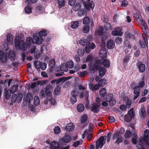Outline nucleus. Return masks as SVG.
Segmentation results:
<instances>
[{"label": "nucleus", "instance_id": "1", "mask_svg": "<svg viewBox=\"0 0 149 149\" xmlns=\"http://www.w3.org/2000/svg\"><path fill=\"white\" fill-rule=\"evenodd\" d=\"M15 45L17 48L22 50H25L27 47H29L31 45V41L26 42V44L22 40L17 39L16 37L15 39Z\"/></svg>", "mask_w": 149, "mask_h": 149}, {"label": "nucleus", "instance_id": "2", "mask_svg": "<svg viewBox=\"0 0 149 149\" xmlns=\"http://www.w3.org/2000/svg\"><path fill=\"white\" fill-rule=\"evenodd\" d=\"M52 89V86H51L47 85L45 88V91L43 90L40 91L39 96L42 98L46 97L47 100H51L52 98V94L50 91Z\"/></svg>", "mask_w": 149, "mask_h": 149}, {"label": "nucleus", "instance_id": "3", "mask_svg": "<svg viewBox=\"0 0 149 149\" xmlns=\"http://www.w3.org/2000/svg\"><path fill=\"white\" fill-rule=\"evenodd\" d=\"M145 83L144 81L140 82L137 86L134 88V100L137 99L139 95L140 88H143L144 86Z\"/></svg>", "mask_w": 149, "mask_h": 149}, {"label": "nucleus", "instance_id": "4", "mask_svg": "<svg viewBox=\"0 0 149 149\" xmlns=\"http://www.w3.org/2000/svg\"><path fill=\"white\" fill-rule=\"evenodd\" d=\"M106 138V136H101L99 140L96 142V147L98 148L100 147L101 148L105 143Z\"/></svg>", "mask_w": 149, "mask_h": 149}, {"label": "nucleus", "instance_id": "5", "mask_svg": "<svg viewBox=\"0 0 149 149\" xmlns=\"http://www.w3.org/2000/svg\"><path fill=\"white\" fill-rule=\"evenodd\" d=\"M122 29L120 27L116 28L111 33V34L113 36H121L123 35V33L121 32Z\"/></svg>", "mask_w": 149, "mask_h": 149}, {"label": "nucleus", "instance_id": "6", "mask_svg": "<svg viewBox=\"0 0 149 149\" xmlns=\"http://www.w3.org/2000/svg\"><path fill=\"white\" fill-rule=\"evenodd\" d=\"M136 65L137 66L140 72L143 73L145 71L146 66L144 64L142 63L141 62H139L136 63Z\"/></svg>", "mask_w": 149, "mask_h": 149}, {"label": "nucleus", "instance_id": "7", "mask_svg": "<svg viewBox=\"0 0 149 149\" xmlns=\"http://www.w3.org/2000/svg\"><path fill=\"white\" fill-rule=\"evenodd\" d=\"M77 93V90H74L72 91L71 93V97L70 99V101L72 103L74 104L76 102V96Z\"/></svg>", "mask_w": 149, "mask_h": 149}, {"label": "nucleus", "instance_id": "8", "mask_svg": "<svg viewBox=\"0 0 149 149\" xmlns=\"http://www.w3.org/2000/svg\"><path fill=\"white\" fill-rule=\"evenodd\" d=\"M95 47V45L93 42L90 43L89 42L87 43L85 48V50L87 53H89L90 49H93Z\"/></svg>", "mask_w": 149, "mask_h": 149}, {"label": "nucleus", "instance_id": "9", "mask_svg": "<svg viewBox=\"0 0 149 149\" xmlns=\"http://www.w3.org/2000/svg\"><path fill=\"white\" fill-rule=\"evenodd\" d=\"M43 40V39L41 38H39L38 36H35L33 37L32 40V42L33 43H36L37 44H41Z\"/></svg>", "mask_w": 149, "mask_h": 149}, {"label": "nucleus", "instance_id": "10", "mask_svg": "<svg viewBox=\"0 0 149 149\" xmlns=\"http://www.w3.org/2000/svg\"><path fill=\"white\" fill-rule=\"evenodd\" d=\"M0 59L3 63H5L7 62V56L2 51H0Z\"/></svg>", "mask_w": 149, "mask_h": 149}, {"label": "nucleus", "instance_id": "11", "mask_svg": "<svg viewBox=\"0 0 149 149\" xmlns=\"http://www.w3.org/2000/svg\"><path fill=\"white\" fill-rule=\"evenodd\" d=\"M107 50L104 48H102L99 52V56L102 58H104L107 56Z\"/></svg>", "mask_w": 149, "mask_h": 149}, {"label": "nucleus", "instance_id": "12", "mask_svg": "<svg viewBox=\"0 0 149 149\" xmlns=\"http://www.w3.org/2000/svg\"><path fill=\"white\" fill-rule=\"evenodd\" d=\"M101 105L100 103L98 104H93L91 108V111H93L95 113H97L99 111L98 107Z\"/></svg>", "mask_w": 149, "mask_h": 149}, {"label": "nucleus", "instance_id": "13", "mask_svg": "<svg viewBox=\"0 0 149 149\" xmlns=\"http://www.w3.org/2000/svg\"><path fill=\"white\" fill-rule=\"evenodd\" d=\"M91 0H87L88 2L87 5H85L84 6L88 10H89L90 8L92 9L94 7V3L92 1H90Z\"/></svg>", "mask_w": 149, "mask_h": 149}, {"label": "nucleus", "instance_id": "14", "mask_svg": "<svg viewBox=\"0 0 149 149\" xmlns=\"http://www.w3.org/2000/svg\"><path fill=\"white\" fill-rule=\"evenodd\" d=\"M139 142L138 143L139 144V146H142L145 143L146 144H147V139H144L143 137H140L139 140Z\"/></svg>", "mask_w": 149, "mask_h": 149}, {"label": "nucleus", "instance_id": "15", "mask_svg": "<svg viewBox=\"0 0 149 149\" xmlns=\"http://www.w3.org/2000/svg\"><path fill=\"white\" fill-rule=\"evenodd\" d=\"M114 45V42L112 40H110L108 41L107 44V47L109 49H111L113 48Z\"/></svg>", "mask_w": 149, "mask_h": 149}, {"label": "nucleus", "instance_id": "16", "mask_svg": "<svg viewBox=\"0 0 149 149\" xmlns=\"http://www.w3.org/2000/svg\"><path fill=\"white\" fill-rule=\"evenodd\" d=\"M89 86L90 89L92 91L97 90L98 89L100 86L99 84H96L95 85L91 84H89Z\"/></svg>", "mask_w": 149, "mask_h": 149}, {"label": "nucleus", "instance_id": "17", "mask_svg": "<svg viewBox=\"0 0 149 149\" xmlns=\"http://www.w3.org/2000/svg\"><path fill=\"white\" fill-rule=\"evenodd\" d=\"M58 143L56 142L53 141L51 143V146L52 148L53 149H61V148H60L58 146Z\"/></svg>", "mask_w": 149, "mask_h": 149}, {"label": "nucleus", "instance_id": "18", "mask_svg": "<svg viewBox=\"0 0 149 149\" xmlns=\"http://www.w3.org/2000/svg\"><path fill=\"white\" fill-rule=\"evenodd\" d=\"M71 138L69 135H65L62 139V141L65 143H67L69 142L71 140Z\"/></svg>", "mask_w": 149, "mask_h": 149}, {"label": "nucleus", "instance_id": "19", "mask_svg": "<svg viewBox=\"0 0 149 149\" xmlns=\"http://www.w3.org/2000/svg\"><path fill=\"white\" fill-rule=\"evenodd\" d=\"M8 56L9 59L11 61H14L15 58V53L13 51H10L8 53Z\"/></svg>", "mask_w": 149, "mask_h": 149}, {"label": "nucleus", "instance_id": "20", "mask_svg": "<svg viewBox=\"0 0 149 149\" xmlns=\"http://www.w3.org/2000/svg\"><path fill=\"white\" fill-rule=\"evenodd\" d=\"M11 93L10 90H7V88H5L4 90V94L5 95V98L6 99L9 98L11 95Z\"/></svg>", "mask_w": 149, "mask_h": 149}, {"label": "nucleus", "instance_id": "21", "mask_svg": "<svg viewBox=\"0 0 149 149\" xmlns=\"http://www.w3.org/2000/svg\"><path fill=\"white\" fill-rule=\"evenodd\" d=\"M84 106L82 104H80L77 105V109L78 112H81L84 111Z\"/></svg>", "mask_w": 149, "mask_h": 149}, {"label": "nucleus", "instance_id": "22", "mask_svg": "<svg viewBox=\"0 0 149 149\" xmlns=\"http://www.w3.org/2000/svg\"><path fill=\"white\" fill-rule=\"evenodd\" d=\"M100 95L102 97H104L107 91L105 88H103L100 89L99 92Z\"/></svg>", "mask_w": 149, "mask_h": 149}, {"label": "nucleus", "instance_id": "23", "mask_svg": "<svg viewBox=\"0 0 149 149\" xmlns=\"http://www.w3.org/2000/svg\"><path fill=\"white\" fill-rule=\"evenodd\" d=\"M74 128V125L72 123H69L66 126L65 129L67 131H70L72 130Z\"/></svg>", "mask_w": 149, "mask_h": 149}, {"label": "nucleus", "instance_id": "24", "mask_svg": "<svg viewBox=\"0 0 149 149\" xmlns=\"http://www.w3.org/2000/svg\"><path fill=\"white\" fill-rule=\"evenodd\" d=\"M60 69L61 71L65 72L67 71L68 70V67L65 63L62 64L60 67Z\"/></svg>", "mask_w": 149, "mask_h": 149}, {"label": "nucleus", "instance_id": "25", "mask_svg": "<svg viewBox=\"0 0 149 149\" xmlns=\"http://www.w3.org/2000/svg\"><path fill=\"white\" fill-rule=\"evenodd\" d=\"M101 63V62L100 60H97L94 65L95 69L96 70L99 69L100 67Z\"/></svg>", "mask_w": 149, "mask_h": 149}, {"label": "nucleus", "instance_id": "26", "mask_svg": "<svg viewBox=\"0 0 149 149\" xmlns=\"http://www.w3.org/2000/svg\"><path fill=\"white\" fill-rule=\"evenodd\" d=\"M110 61L107 59H105L103 61V65L106 68L109 67L110 65Z\"/></svg>", "mask_w": 149, "mask_h": 149}, {"label": "nucleus", "instance_id": "27", "mask_svg": "<svg viewBox=\"0 0 149 149\" xmlns=\"http://www.w3.org/2000/svg\"><path fill=\"white\" fill-rule=\"evenodd\" d=\"M88 118V115L87 114H84L81 116V118L80 122L81 123H83L87 121Z\"/></svg>", "mask_w": 149, "mask_h": 149}, {"label": "nucleus", "instance_id": "28", "mask_svg": "<svg viewBox=\"0 0 149 149\" xmlns=\"http://www.w3.org/2000/svg\"><path fill=\"white\" fill-rule=\"evenodd\" d=\"M140 112L141 114V116L143 118L145 117L146 113L144 109V107L143 106H141V108L140 109Z\"/></svg>", "mask_w": 149, "mask_h": 149}, {"label": "nucleus", "instance_id": "29", "mask_svg": "<svg viewBox=\"0 0 149 149\" xmlns=\"http://www.w3.org/2000/svg\"><path fill=\"white\" fill-rule=\"evenodd\" d=\"M40 103V100L38 96H36L34 98V104L36 106H38Z\"/></svg>", "mask_w": 149, "mask_h": 149}, {"label": "nucleus", "instance_id": "30", "mask_svg": "<svg viewBox=\"0 0 149 149\" xmlns=\"http://www.w3.org/2000/svg\"><path fill=\"white\" fill-rule=\"evenodd\" d=\"M32 100V97L31 93H28L26 95V102L29 103H30Z\"/></svg>", "mask_w": 149, "mask_h": 149}, {"label": "nucleus", "instance_id": "31", "mask_svg": "<svg viewBox=\"0 0 149 149\" xmlns=\"http://www.w3.org/2000/svg\"><path fill=\"white\" fill-rule=\"evenodd\" d=\"M79 25V22L75 21L71 23V27L72 29H76L78 27Z\"/></svg>", "mask_w": 149, "mask_h": 149}, {"label": "nucleus", "instance_id": "32", "mask_svg": "<svg viewBox=\"0 0 149 149\" xmlns=\"http://www.w3.org/2000/svg\"><path fill=\"white\" fill-rule=\"evenodd\" d=\"M7 45H11L12 44V39L10 34H8L7 35Z\"/></svg>", "mask_w": 149, "mask_h": 149}, {"label": "nucleus", "instance_id": "33", "mask_svg": "<svg viewBox=\"0 0 149 149\" xmlns=\"http://www.w3.org/2000/svg\"><path fill=\"white\" fill-rule=\"evenodd\" d=\"M55 61L54 59H52L49 62V66L50 68H52L55 67Z\"/></svg>", "mask_w": 149, "mask_h": 149}, {"label": "nucleus", "instance_id": "34", "mask_svg": "<svg viewBox=\"0 0 149 149\" xmlns=\"http://www.w3.org/2000/svg\"><path fill=\"white\" fill-rule=\"evenodd\" d=\"M106 70L104 68H101L99 70V74L100 76L102 77L104 75L106 72Z\"/></svg>", "mask_w": 149, "mask_h": 149}, {"label": "nucleus", "instance_id": "35", "mask_svg": "<svg viewBox=\"0 0 149 149\" xmlns=\"http://www.w3.org/2000/svg\"><path fill=\"white\" fill-rule=\"evenodd\" d=\"M87 43L86 40L85 39L81 38L79 41V44L83 46L86 45Z\"/></svg>", "mask_w": 149, "mask_h": 149}, {"label": "nucleus", "instance_id": "36", "mask_svg": "<svg viewBox=\"0 0 149 149\" xmlns=\"http://www.w3.org/2000/svg\"><path fill=\"white\" fill-rule=\"evenodd\" d=\"M113 98V95L111 93H108L106 96L105 99L107 102H109Z\"/></svg>", "mask_w": 149, "mask_h": 149}, {"label": "nucleus", "instance_id": "37", "mask_svg": "<svg viewBox=\"0 0 149 149\" xmlns=\"http://www.w3.org/2000/svg\"><path fill=\"white\" fill-rule=\"evenodd\" d=\"M58 2L59 5L58 8H60L62 7L65 5V0H58Z\"/></svg>", "mask_w": 149, "mask_h": 149}, {"label": "nucleus", "instance_id": "38", "mask_svg": "<svg viewBox=\"0 0 149 149\" xmlns=\"http://www.w3.org/2000/svg\"><path fill=\"white\" fill-rule=\"evenodd\" d=\"M92 56L91 54H89L86 58V62H89V63L91 65H92Z\"/></svg>", "mask_w": 149, "mask_h": 149}, {"label": "nucleus", "instance_id": "39", "mask_svg": "<svg viewBox=\"0 0 149 149\" xmlns=\"http://www.w3.org/2000/svg\"><path fill=\"white\" fill-rule=\"evenodd\" d=\"M149 137V130L148 129L145 130L144 131V137L143 138L148 140V138Z\"/></svg>", "mask_w": 149, "mask_h": 149}, {"label": "nucleus", "instance_id": "40", "mask_svg": "<svg viewBox=\"0 0 149 149\" xmlns=\"http://www.w3.org/2000/svg\"><path fill=\"white\" fill-rule=\"evenodd\" d=\"M132 116L127 115L125 116L124 119L126 122H130L132 120Z\"/></svg>", "mask_w": 149, "mask_h": 149}, {"label": "nucleus", "instance_id": "41", "mask_svg": "<svg viewBox=\"0 0 149 149\" xmlns=\"http://www.w3.org/2000/svg\"><path fill=\"white\" fill-rule=\"evenodd\" d=\"M22 97L23 95L22 93H19L18 94L16 100V101L18 103H19L21 102Z\"/></svg>", "mask_w": 149, "mask_h": 149}, {"label": "nucleus", "instance_id": "42", "mask_svg": "<svg viewBox=\"0 0 149 149\" xmlns=\"http://www.w3.org/2000/svg\"><path fill=\"white\" fill-rule=\"evenodd\" d=\"M67 67H68V68H72L74 66V63L73 62L72 60H70L69 61H68L67 64H66Z\"/></svg>", "mask_w": 149, "mask_h": 149}, {"label": "nucleus", "instance_id": "43", "mask_svg": "<svg viewBox=\"0 0 149 149\" xmlns=\"http://www.w3.org/2000/svg\"><path fill=\"white\" fill-rule=\"evenodd\" d=\"M131 46L130 44H128L126 45L125 47V50L126 52H131L132 51L131 50Z\"/></svg>", "mask_w": 149, "mask_h": 149}, {"label": "nucleus", "instance_id": "44", "mask_svg": "<svg viewBox=\"0 0 149 149\" xmlns=\"http://www.w3.org/2000/svg\"><path fill=\"white\" fill-rule=\"evenodd\" d=\"M81 5L79 3H77L73 8V10L75 11H77L79 10L81 8Z\"/></svg>", "mask_w": 149, "mask_h": 149}, {"label": "nucleus", "instance_id": "45", "mask_svg": "<svg viewBox=\"0 0 149 149\" xmlns=\"http://www.w3.org/2000/svg\"><path fill=\"white\" fill-rule=\"evenodd\" d=\"M90 21L89 18L88 17H86L84 19L83 21V23L84 24H88Z\"/></svg>", "mask_w": 149, "mask_h": 149}, {"label": "nucleus", "instance_id": "46", "mask_svg": "<svg viewBox=\"0 0 149 149\" xmlns=\"http://www.w3.org/2000/svg\"><path fill=\"white\" fill-rule=\"evenodd\" d=\"M82 142V140L81 139L79 141H75L72 144L73 146L76 147L78 146L81 144Z\"/></svg>", "mask_w": 149, "mask_h": 149}, {"label": "nucleus", "instance_id": "47", "mask_svg": "<svg viewBox=\"0 0 149 149\" xmlns=\"http://www.w3.org/2000/svg\"><path fill=\"white\" fill-rule=\"evenodd\" d=\"M106 80L104 79L100 80L99 81V84L100 86H103L106 84Z\"/></svg>", "mask_w": 149, "mask_h": 149}, {"label": "nucleus", "instance_id": "48", "mask_svg": "<svg viewBox=\"0 0 149 149\" xmlns=\"http://www.w3.org/2000/svg\"><path fill=\"white\" fill-rule=\"evenodd\" d=\"M25 10V12L26 13L30 14L31 13V7L29 6L26 7Z\"/></svg>", "mask_w": 149, "mask_h": 149}, {"label": "nucleus", "instance_id": "49", "mask_svg": "<svg viewBox=\"0 0 149 149\" xmlns=\"http://www.w3.org/2000/svg\"><path fill=\"white\" fill-rule=\"evenodd\" d=\"M115 41L117 44H121L122 41V39L120 37H116Z\"/></svg>", "mask_w": 149, "mask_h": 149}, {"label": "nucleus", "instance_id": "50", "mask_svg": "<svg viewBox=\"0 0 149 149\" xmlns=\"http://www.w3.org/2000/svg\"><path fill=\"white\" fill-rule=\"evenodd\" d=\"M46 34V32L45 30H43L40 31L38 34L39 36L40 37L43 36H45Z\"/></svg>", "mask_w": 149, "mask_h": 149}, {"label": "nucleus", "instance_id": "51", "mask_svg": "<svg viewBox=\"0 0 149 149\" xmlns=\"http://www.w3.org/2000/svg\"><path fill=\"white\" fill-rule=\"evenodd\" d=\"M18 86L14 85L12 87L10 91L12 93H13L15 92L17 89Z\"/></svg>", "mask_w": 149, "mask_h": 149}, {"label": "nucleus", "instance_id": "52", "mask_svg": "<svg viewBox=\"0 0 149 149\" xmlns=\"http://www.w3.org/2000/svg\"><path fill=\"white\" fill-rule=\"evenodd\" d=\"M103 32V29L102 27H99V30L97 31V34L98 36H101Z\"/></svg>", "mask_w": 149, "mask_h": 149}, {"label": "nucleus", "instance_id": "53", "mask_svg": "<svg viewBox=\"0 0 149 149\" xmlns=\"http://www.w3.org/2000/svg\"><path fill=\"white\" fill-rule=\"evenodd\" d=\"M54 131L55 134H58L60 132V129L58 126L56 127L54 130Z\"/></svg>", "mask_w": 149, "mask_h": 149}, {"label": "nucleus", "instance_id": "54", "mask_svg": "<svg viewBox=\"0 0 149 149\" xmlns=\"http://www.w3.org/2000/svg\"><path fill=\"white\" fill-rule=\"evenodd\" d=\"M123 141V138L122 136H118L117 139L115 142V143L118 144Z\"/></svg>", "mask_w": 149, "mask_h": 149}, {"label": "nucleus", "instance_id": "55", "mask_svg": "<svg viewBox=\"0 0 149 149\" xmlns=\"http://www.w3.org/2000/svg\"><path fill=\"white\" fill-rule=\"evenodd\" d=\"M41 62L36 61L34 62L35 66L36 68L38 69L40 68Z\"/></svg>", "mask_w": 149, "mask_h": 149}, {"label": "nucleus", "instance_id": "56", "mask_svg": "<svg viewBox=\"0 0 149 149\" xmlns=\"http://www.w3.org/2000/svg\"><path fill=\"white\" fill-rule=\"evenodd\" d=\"M17 95L15 94H13L12 95V102L13 103H15L16 101Z\"/></svg>", "mask_w": 149, "mask_h": 149}, {"label": "nucleus", "instance_id": "57", "mask_svg": "<svg viewBox=\"0 0 149 149\" xmlns=\"http://www.w3.org/2000/svg\"><path fill=\"white\" fill-rule=\"evenodd\" d=\"M89 30V26H84L83 28V31L84 33H87Z\"/></svg>", "mask_w": 149, "mask_h": 149}, {"label": "nucleus", "instance_id": "58", "mask_svg": "<svg viewBox=\"0 0 149 149\" xmlns=\"http://www.w3.org/2000/svg\"><path fill=\"white\" fill-rule=\"evenodd\" d=\"M130 56L128 55L126 56L123 59V61L124 63H127L130 59Z\"/></svg>", "mask_w": 149, "mask_h": 149}, {"label": "nucleus", "instance_id": "59", "mask_svg": "<svg viewBox=\"0 0 149 149\" xmlns=\"http://www.w3.org/2000/svg\"><path fill=\"white\" fill-rule=\"evenodd\" d=\"M131 136V134L129 130H127L125 134V138H130Z\"/></svg>", "mask_w": 149, "mask_h": 149}, {"label": "nucleus", "instance_id": "60", "mask_svg": "<svg viewBox=\"0 0 149 149\" xmlns=\"http://www.w3.org/2000/svg\"><path fill=\"white\" fill-rule=\"evenodd\" d=\"M40 66V68H41L42 70H45L47 68V65L45 63H41V64Z\"/></svg>", "mask_w": 149, "mask_h": 149}, {"label": "nucleus", "instance_id": "61", "mask_svg": "<svg viewBox=\"0 0 149 149\" xmlns=\"http://www.w3.org/2000/svg\"><path fill=\"white\" fill-rule=\"evenodd\" d=\"M85 13V12L84 10H79L78 12V15L79 16H81L83 15Z\"/></svg>", "mask_w": 149, "mask_h": 149}, {"label": "nucleus", "instance_id": "62", "mask_svg": "<svg viewBox=\"0 0 149 149\" xmlns=\"http://www.w3.org/2000/svg\"><path fill=\"white\" fill-rule=\"evenodd\" d=\"M134 16L136 18V19L139 22H140L141 20V19H140L139 17V15L138 13H136L134 14Z\"/></svg>", "mask_w": 149, "mask_h": 149}, {"label": "nucleus", "instance_id": "63", "mask_svg": "<svg viewBox=\"0 0 149 149\" xmlns=\"http://www.w3.org/2000/svg\"><path fill=\"white\" fill-rule=\"evenodd\" d=\"M109 104L110 106H113L116 103V101L113 98L112 100H110V101H109Z\"/></svg>", "mask_w": 149, "mask_h": 149}, {"label": "nucleus", "instance_id": "64", "mask_svg": "<svg viewBox=\"0 0 149 149\" xmlns=\"http://www.w3.org/2000/svg\"><path fill=\"white\" fill-rule=\"evenodd\" d=\"M60 93L59 88L58 86H56L55 88L54 91V94L55 95H58Z\"/></svg>", "mask_w": 149, "mask_h": 149}]
</instances>
